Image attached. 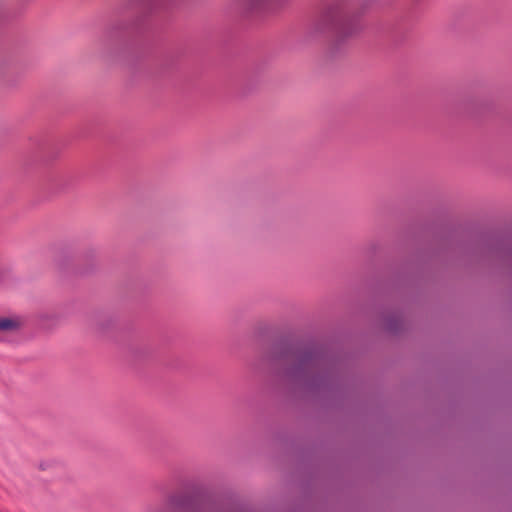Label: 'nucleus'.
Listing matches in <instances>:
<instances>
[{"instance_id":"f257e3e1","label":"nucleus","mask_w":512,"mask_h":512,"mask_svg":"<svg viewBox=\"0 0 512 512\" xmlns=\"http://www.w3.org/2000/svg\"><path fill=\"white\" fill-rule=\"evenodd\" d=\"M20 322L16 319L1 318L0 319V331H13L18 329Z\"/></svg>"}]
</instances>
